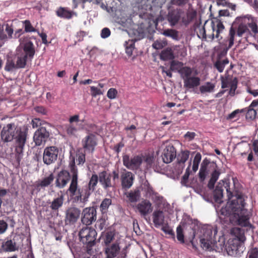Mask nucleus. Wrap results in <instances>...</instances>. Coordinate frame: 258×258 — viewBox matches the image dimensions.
Here are the masks:
<instances>
[{"label":"nucleus","mask_w":258,"mask_h":258,"mask_svg":"<svg viewBox=\"0 0 258 258\" xmlns=\"http://www.w3.org/2000/svg\"><path fill=\"white\" fill-rule=\"evenodd\" d=\"M229 186V183H225L224 187L227 191L228 200L233 199L225 207L221 209L219 212L220 219L224 222L229 220L230 222H236L242 227H251L249 212L244 208L247 196L237 190L232 192Z\"/></svg>","instance_id":"obj_1"},{"label":"nucleus","mask_w":258,"mask_h":258,"mask_svg":"<svg viewBox=\"0 0 258 258\" xmlns=\"http://www.w3.org/2000/svg\"><path fill=\"white\" fill-rule=\"evenodd\" d=\"M196 16V12L186 11L180 8L169 7L165 20L172 27L187 26Z\"/></svg>","instance_id":"obj_2"},{"label":"nucleus","mask_w":258,"mask_h":258,"mask_svg":"<svg viewBox=\"0 0 258 258\" xmlns=\"http://www.w3.org/2000/svg\"><path fill=\"white\" fill-rule=\"evenodd\" d=\"M69 168L72 174V178L67 190V193L73 202L78 203L80 201V196L81 194V187L78 186V171L75 165V159L70 162Z\"/></svg>","instance_id":"obj_3"},{"label":"nucleus","mask_w":258,"mask_h":258,"mask_svg":"<svg viewBox=\"0 0 258 258\" xmlns=\"http://www.w3.org/2000/svg\"><path fill=\"white\" fill-rule=\"evenodd\" d=\"M22 134L28 135L27 128L18 127L14 123H10L3 127L1 131V136L4 142H10L14 139H16V141Z\"/></svg>","instance_id":"obj_4"},{"label":"nucleus","mask_w":258,"mask_h":258,"mask_svg":"<svg viewBox=\"0 0 258 258\" xmlns=\"http://www.w3.org/2000/svg\"><path fill=\"white\" fill-rule=\"evenodd\" d=\"M246 238L243 233L239 234L236 238L228 240L226 249L228 255L233 256H239L245 250L244 242Z\"/></svg>","instance_id":"obj_5"},{"label":"nucleus","mask_w":258,"mask_h":258,"mask_svg":"<svg viewBox=\"0 0 258 258\" xmlns=\"http://www.w3.org/2000/svg\"><path fill=\"white\" fill-rule=\"evenodd\" d=\"M97 235V232L94 228L88 226L83 227L79 233L80 241L88 248L95 245Z\"/></svg>","instance_id":"obj_6"},{"label":"nucleus","mask_w":258,"mask_h":258,"mask_svg":"<svg viewBox=\"0 0 258 258\" xmlns=\"http://www.w3.org/2000/svg\"><path fill=\"white\" fill-rule=\"evenodd\" d=\"M213 227L209 226L203 229V237L201 239V246L206 250L209 251L214 249L215 241L213 237L217 233V230H214V235H213Z\"/></svg>","instance_id":"obj_7"},{"label":"nucleus","mask_w":258,"mask_h":258,"mask_svg":"<svg viewBox=\"0 0 258 258\" xmlns=\"http://www.w3.org/2000/svg\"><path fill=\"white\" fill-rule=\"evenodd\" d=\"M35 39L34 36L30 37L29 35H24L20 38V46L23 49V54L25 57H29V60H31L35 53V46L31 41V39Z\"/></svg>","instance_id":"obj_8"},{"label":"nucleus","mask_w":258,"mask_h":258,"mask_svg":"<svg viewBox=\"0 0 258 258\" xmlns=\"http://www.w3.org/2000/svg\"><path fill=\"white\" fill-rule=\"evenodd\" d=\"M122 162L123 165L128 169L139 170L143 162V155H137L130 158L129 155L125 154L122 156Z\"/></svg>","instance_id":"obj_9"},{"label":"nucleus","mask_w":258,"mask_h":258,"mask_svg":"<svg viewBox=\"0 0 258 258\" xmlns=\"http://www.w3.org/2000/svg\"><path fill=\"white\" fill-rule=\"evenodd\" d=\"M97 144V137L92 133L89 134L81 141V145L85 153L92 154Z\"/></svg>","instance_id":"obj_10"},{"label":"nucleus","mask_w":258,"mask_h":258,"mask_svg":"<svg viewBox=\"0 0 258 258\" xmlns=\"http://www.w3.org/2000/svg\"><path fill=\"white\" fill-rule=\"evenodd\" d=\"M97 219L96 209L94 207L86 208L83 210L81 222L86 226L91 225Z\"/></svg>","instance_id":"obj_11"},{"label":"nucleus","mask_w":258,"mask_h":258,"mask_svg":"<svg viewBox=\"0 0 258 258\" xmlns=\"http://www.w3.org/2000/svg\"><path fill=\"white\" fill-rule=\"evenodd\" d=\"M58 154V149L56 147L50 146L45 148L43 154V161L46 165L54 163Z\"/></svg>","instance_id":"obj_12"},{"label":"nucleus","mask_w":258,"mask_h":258,"mask_svg":"<svg viewBox=\"0 0 258 258\" xmlns=\"http://www.w3.org/2000/svg\"><path fill=\"white\" fill-rule=\"evenodd\" d=\"M81 210L75 207H69L66 211L65 223L66 225L75 224L80 218Z\"/></svg>","instance_id":"obj_13"},{"label":"nucleus","mask_w":258,"mask_h":258,"mask_svg":"<svg viewBox=\"0 0 258 258\" xmlns=\"http://www.w3.org/2000/svg\"><path fill=\"white\" fill-rule=\"evenodd\" d=\"M50 136L49 132L45 127H40L34 133L33 140L36 146L45 143Z\"/></svg>","instance_id":"obj_14"},{"label":"nucleus","mask_w":258,"mask_h":258,"mask_svg":"<svg viewBox=\"0 0 258 258\" xmlns=\"http://www.w3.org/2000/svg\"><path fill=\"white\" fill-rule=\"evenodd\" d=\"M79 114L71 116L69 118V124L65 125V130L69 136H74L80 129L78 122L80 121Z\"/></svg>","instance_id":"obj_15"},{"label":"nucleus","mask_w":258,"mask_h":258,"mask_svg":"<svg viewBox=\"0 0 258 258\" xmlns=\"http://www.w3.org/2000/svg\"><path fill=\"white\" fill-rule=\"evenodd\" d=\"M215 167H217L216 163L211 162L207 158L204 159L202 162L199 173L200 181H204L211 169H214Z\"/></svg>","instance_id":"obj_16"},{"label":"nucleus","mask_w":258,"mask_h":258,"mask_svg":"<svg viewBox=\"0 0 258 258\" xmlns=\"http://www.w3.org/2000/svg\"><path fill=\"white\" fill-rule=\"evenodd\" d=\"M72 176L70 173L66 170H61L57 174L55 180V185L59 188H64L71 180Z\"/></svg>","instance_id":"obj_17"},{"label":"nucleus","mask_w":258,"mask_h":258,"mask_svg":"<svg viewBox=\"0 0 258 258\" xmlns=\"http://www.w3.org/2000/svg\"><path fill=\"white\" fill-rule=\"evenodd\" d=\"M135 179V176L131 171L124 169L120 176V180L122 187L124 189H128L133 185Z\"/></svg>","instance_id":"obj_18"},{"label":"nucleus","mask_w":258,"mask_h":258,"mask_svg":"<svg viewBox=\"0 0 258 258\" xmlns=\"http://www.w3.org/2000/svg\"><path fill=\"white\" fill-rule=\"evenodd\" d=\"M176 156V151L174 147L172 145H168L163 150L162 157L165 163H171Z\"/></svg>","instance_id":"obj_19"},{"label":"nucleus","mask_w":258,"mask_h":258,"mask_svg":"<svg viewBox=\"0 0 258 258\" xmlns=\"http://www.w3.org/2000/svg\"><path fill=\"white\" fill-rule=\"evenodd\" d=\"M136 208L140 215L145 217L150 214L153 210V207L151 202L147 200H144L137 204Z\"/></svg>","instance_id":"obj_20"},{"label":"nucleus","mask_w":258,"mask_h":258,"mask_svg":"<svg viewBox=\"0 0 258 258\" xmlns=\"http://www.w3.org/2000/svg\"><path fill=\"white\" fill-rule=\"evenodd\" d=\"M112 175L108 173L106 171H103L99 173V181L104 189H107L114 186L111 182Z\"/></svg>","instance_id":"obj_21"},{"label":"nucleus","mask_w":258,"mask_h":258,"mask_svg":"<svg viewBox=\"0 0 258 258\" xmlns=\"http://www.w3.org/2000/svg\"><path fill=\"white\" fill-rule=\"evenodd\" d=\"M211 26L213 30V37L215 36L217 38L225 29L221 19L219 17H215L212 19Z\"/></svg>","instance_id":"obj_22"},{"label":"nucleus","mask_w":258,"mask_h":258,"mask_svg":"<svg viewBox=\"0 0 258 258\" xmlns=\"http://www.w3.org/2000/svg\"><path fill=\"white\" fill-rule=\"evenodd\" d=\"M106 246L105 253L107 255V258H114L116 257L120 250L119 244L114 243Z\"/></svg>","instance_id":"obj_23"},{"label":"nucleus","mask_w":258,"mask_h":258,"mask_svg":"<svg viewBox=\"0 0 258 258\" xmlns=\"http://www.w3.org/2000/svg\"><path fill=\"white\" fill-rule=\"evenodd\" d=\"M27 135L22 134L16 140L15 154L23 155V149L26 142Z\"/></svg>","instance_id":"obj_24"},{"label":"nucleus","mask_w":258,"mask_h":258,"mask_svg":"<svg viewBox=\"0 0 258 258\" xmlns=\"http://www.w3.org/2000/svg\"><path fill=\"white\" fill-rule=\"evenodd\" d=\"M153 221L156 227L163 225L164 221V216L163 211H155L153 213Z\"/></svg>","instance_id":"obj_25"},{"label":"nucleus","mask_w":258,"mask_h":258,"mask_svg":"<svg viewBox=\"0 0 258 258\" xmlns=\"http://www.w3.org/2000/svg\"><path fill=\"white\" fill-rule=\"evenodd\" d=\"M215 167L214 169H211L212 172L211 175V178L208 183V187L210 189H213L215 186V183L218 180L219 177L221 174L220 171Z\"/></svg>","instance_id":"obj_26"},{"label":"nucleus","mask_w":258,"mask_h":258,"mask_svg":"<svg viewBox=\"0 0 258 258\" xmlns=\"http://www.w3.org/2000/svg\"><path fill=\"white\" fill-rule=\"evenodd\" d=\"M54 179V175L52 173L49 174L48 176H46L42 178L39 182L36 183V187L37 189H39V187H45L50 185Z\"/></svg>","instance_id":"obj_27"},{"label":"nucleus","mask_w":258,"mask_h":258,"mask_svg":"<svg viewBox=\"0 0 258 258\" xmlns=\"http://www.w3.org/2000/svg\"><path fill=\"white\" fill-rule=\"evenodd\" d=\"M189 156V152L187 150L181 151L177 156V165L180 168V170L182 171L184 167V163L187 160Z\"/></svg>","instance_id":"obj_28"},{"label":"nucleus","mask_w":258,"mask_h":258,"mask_svg":"<svg viewBox=\"0 0 258 258\" xmlns=\"http://www.w3.org/2000/svg\"><path fill=\"white\" fill-rule=\"evenodd\" d=\"M201 79L198 77H190L183 82L186 88H194L200 84Z\"/></svg>","instance_id":"obj_29"},{"label":"nucleus","mask_w":258,"mask_h":258,"mask_svg":"<svg viewBox=\"0 0 258 258\" xmlns=\"http://www.w3.org/2000/svg\"><path fill=\"white\" fill-rule=\"evenodd\" d=\"M2 248L5 251H15L18 249L16 243L12 239L7 240L3 242Z\"/></svg>","instance_id":"obj_30"},{"label":"nucleus","mask_w":258,"mask_h":258,"mask_svg":"<svg viewBox=\"0 0 258 258\" xmlns=\"http://www.w3.org/2000/svg\"><path fill=\"white\" fill-rule=\"evenodd\" d=\"M221 182L224 184L223 180H221L216 186L215 189L214 191V197L216 202H220L223 196V184Z\"/></svg>","instance_id":"obj_31"},{"label":"nucleus","mask_w":258,"mask_h":258,"mask_svg":"<svg viewBox=\"0 0 258 258\" xmlns=\"http://www.w3.org/2000/svg\"><path fill=\"white\" fill-rule=\"evenodd\" d=\"M64 201V197L61 195L58 197L53 199L51 203L50 208L54 211H58V209L61 208L63 205Z\"/></svg>","instance_id":"obj_32"},{"label":"nucleus","mask_w":258,"mask_h":258,"mask_svg":"<svg viewBox=\"0 0 258 258\" xmlns=\"http://www.w3.org/2000/svg\"><path fill=\"white\" fill-rule=\"evenodd\" d=\"M93 191L86 185L81 187V194L80 196V203H85L88 201V199Z\"/></svg>","instance_id":"obj_33"},{"label":"nucleus","mask_w":258,"mask_h":258,"mask_svg":"<svg viewBox=\"0 0 258 258\" xmlns=\"http://www.w3.org/2000/svg\"><path fill=\"white\" fill-rule=\"evenodd\" d=\"M160 59L163 60H173L174 55L172 49L168 47L162 50L160 54Z\"/></svg>","instance_id":"obj_34"},{"label":"nucleus","mask_w":258,"mask_h":258,"mask_svg":"<svg viewBox=\"0 0 258 258\" xmlns=\"http://www.w3.org/2000/svg\"><path fill=\"white\" fill-rule=\"evenodd\" d=\"M56 15L60 18L70 19L72 17L73 12L66 8L60 7L56 11Z\"/></svg>","instance_id":"obj_35"},{"label":"nucleus","mask_w":258,"mask_h":258,"mask_svg":"<svg viewBox=\"0 0 258 258\" xmlns=\"http://www.w3.org/2000/svg\"><path fill=\"white\" fill-rule=\"evenodd\" d=\"M193 69L188 67H183L179 71L181 78L183 79V82L187 79L189 78L192 75Z\"/></svg>","instance_id":"obj_36"},{"label":"nucleus","mask_w":258,"mask_h":258,"mask_svg":"<svg viewBox=\"0 0 258 258\" xmlns=\"http://www.w3.org/2000/svg\"><path fill=\"white\" fill-rule=\"evenodd\" d=\"M242 110H244L243 113H245V118L247 120H252L255 119L256 115V111L255 109L248 106Z\"/></svg>","instance_id":"obj_37"},{"label":"nucleus","mask_w":258,"mask_h":258,"mask_svg":"<svg viewBox=\"0 0 258 258\" xmlns=\"http://www.w3.org/2000/svg\"><path fill=\"white\" fill-rule=\"evenodd\" d=\"M143 161L146 164L145 169H149L154 166V157L149 154L143 155Z\"/></svg>","instance_id":"obj_38"},{"label":"nucleus","mask_w":258,"mask_h":258,"mask_svg":"<svg viewBox=\"0 0 258 258\" xmlns=\"http://www.w3.org/2000/svg\"><path fill=\"white\" fill-rule=\"evenodd\" d=\"M229 63V60L228 58L224 59H218L215 63L214 67L220 72L222 73L224 71L226 65Z\"/></svg>","instance_id":"obj_39"},{"label":"nucleus","mask_w":258,"mask_h":258,"mask_svg":"<svg viewBox=\"0 0 258 258\" xmlns=\"http://www.w3.org/2000/svg\"><path fill=\"white\" fill-rule=\"evenodd\" d=\"M215 87L214 84L208 82L200 87V91L201 93H210L214 91Z\"/></svg>","instance_id":"obj_40"},{"label":"nucleus","mask_w":258,"mask_h":258,"mask_svg":"<svg viewBox=\"0 0 258 258\" xmlns=\"http://www.w3.org/2000/svg\"><path fill=\"white\" fill-rule=\"evenodd\" d=\"M141 197L140 191L139 189H135L134 191L131 190L128 192L127 197L131 203L136 202L139 200Z\"/></svg>","instance_id":"obj_41"},{"label":"nucleus","mask_w":258,"mask_h":258,"mask_svg":"<svg viewBox=\"0 0 258 258\" xmlns=\"http://www.w3.org/2000/svg\"><path fill=\"white\" fill-rule=\"evenodd\" d=\"M162 34L166 36L171 37L174 40H178V32L173 29H167L163 31Z\"/></svg>","instance_id":"obj_42"},{"label":"nucleus","mask_w":258,"mask_h":258,"mask_svg":"<svg viewBox=\"0 0 258 258\" xmlns=\"http://www.w3.org/2000/svg\"><path fill=\"white\" fill-rule=\"evenodd\" d=\"M99 181V175L98 176L96 174H93L92 175L89 183L86 186L88 187H89L90 189H91L93 191L95 190L96 186L97 184V183Z\"/></svg>","instance_id":"obj_43"},{"label":"nucleus","mask_w":258,"mask_h":258,"mask_svg":"<svg viewBox=\"0 0 258 258\" xmlns=\"http://www.w3.org/2000/svg\"><path fill=\"white\" fill-rule=\"evenodd\" d=\"M112 204V200L109 198L104 199L101 203L100 209L102 213H106L108 209Z\"/></svg>","instance_id":"obj_44"},{"label":"nucleus","mask_w":258,"mask_h":258,"mask_svg":"<svg viewBox=\"0 0 258 258\" xmlns=\"http://www.w3.org/2000/svg\"><path fill=\"white\" fill-rule=\"evenodd\" d=\"M28 60H29V57H25V55L23 54L18 56L16 62L17 68L19 69L25 68L26 64V62Z\"/></svg>","instance_id":"obj_45"},{"label":"nucleus","mask_w":258,"mask_h":258,"mask_svg":"<svg viewBox=\"0 0 258 258\" xmlns=\"http://www.w3.org/2000/svg\"><path fill=\"white\" fill-rule=\"evenodd\" d=\"M183 67V63L181 62L172 60L170 62V69L172 71H177L179 73V70Z\"/></svg>","instance_id":"obj_46"},{"label":"nucleus","mask_w":258,"mask_h":258,"mask_svg":"<svg viewBox=\"0 0 258 258\" xmlns=\"http://www.w3.org/2000/svg\"><path fill=\"white\" fill-rule=\"evenodd\" d=\"M115 233L113 231H109L105 233L104 236V243L106 245L110 244V243L114 238Z\"/></svg>","instance_id":"obj_47"},{"label":"nucleus","mask_w":258,"mask_h":258,"mask_svg":"<svg viewBox=\"0 0 258 258\" xmlns=\"http://www.w3.org/2000/svg\"><path fill=\"white\" fill-rule=\"evenodd\" d=\"M18 69L16 64L13 60L10 58H8L7 60L6 66L5 67V71L7 72H10L13 71L14 69Z\"/></svg>","instance_id":"obj_48"},{"label":"nucleus","mask_w":258,"mask_h":258,"mask_svg":"<svg viewBox=\"0 0 258 258\" xmlns=\"http://www.w3.org/2000/svg\"><path fill=\"white\" fill-rule=\"evenodd\" d=\"M238 80L236 78L233 79V81L231 82L229 91V95L233 96L235 94V90L237 88Z\"/></svg>","instance_id":"obj_49"},{"label":"nucleus","mask_w":258,"mask_h":258,"mask_svg":"<svg viewBox=\"0 0 258 258\" xmlns=\"http://www.w3.org/2000/svg\"><path fill=\"white\" fill-rule=\"evenodd\" d=\"M167 42L165 40H157L152 44V46L156 49H161L167 45Z\"/></svg>","instance_id":"obj_50"},{"label":"nucleus","mask_w":258,"mask_h":258,"mask_svg":"<svg viewBox=\"0 0 258 258\" xmlns=\"http://www.w3.org/2000/svg\"><path fill=\"white\" fill-rule=\"evenodd\" d=\"M144 189L147 195L149 196H153L155 194V191L153 187L150 184L148 181H146L144 184Z\"/></svg>","instance_id":"obj_51"},{"label":"nucleus","mask_w":258,"mask_h":258,"mask_svg":"<svg viewBox=\"0 0 258 258\" xmlns=\"http://www.w3.org/2000/svg\"><path fill=\"white\" fill-rule=\"evenodd\" d=\"M236 34L235 29L232 26L231 27L229 30V47H231L234 41V37Z\"/></svg>","instance_id":"obj_52"},{"label":"nucleus","mask_w":258,"mask_h":258,"mask_svg":"<svg viewBox=\"0 0 258 258\" xmlns=\"http://www.w3.org/2000/svg\"><path fill=\"white\" fill-rule=\"evenodd\" d=\"M177 239L181 243L184 242V236L183 233V230L180 226H178L176 228Z\"/></svg>","instance_id":"obj_53"},{"label":"nucleus","mask_w":258,"mask_h":258,"mask_svg":"<svg viewBox=\"0 0 258 258\" xmlns=\"http://www.w3.org/2000/svg\"><path fill=\"white\" fill-rule=\"evenodd\" d=\"M247 26L251 29V31L254 34L258 33V27L253 19H251L250 21L247 23Z\"/></svg>","instance_id":"obj_54"},{"label":"nucleus","mask_w":258,"mask_h":258,"mask_svg":"<svg viewBox=\"0 0 258 258\" xmlns=\"http://www.w3.org/2000/svg\"><path fill=\"white\" fill-rule=\"evenodd\" d=\"M161 229L165 234H168L173 238H175L174 231L168 225L163 226Z\"/></svg>","instance_id":"obj_55"},{"label":"nucleus","mask_w":258,"mask_h":258,"mask_svg":"<svg viewBox=\"0 0 258 258\" xmlns=\"http://www.w3.org/2000/svg\"><path fill=\"white\" fill-rule=\"evenodd\" d=\"M24 24H25L24 31L25 32H32L36 31V29L33 27L30 21L25 20L24 22Z\"/></svg>","instance_id":"obj_56"},{"label":"nucleus","mask_w":258,"mask_h":258,"mask_svg":"<svg viewBox=\"0 0 258 258\" xmlns=\"http://www.w3.org/2000/svg\"><path fill=\"white\" fill-rule=\"evenodd\" d=\"M247 30L248 28L246 25L240 24L237 28V35L239 37H241Z\"/></svg>","instance_id":"obj_57"},{"label":"nucleus","mask_w":258,"mask_h":258,"mask_svg":"<svg viewBox=\"0 0 258 258\" xmlns=\"http://www.w3.org/2000/svg\"><path fill=\"white\" fill-rule=\"evenodd\" d=\"M125 46V52L129 56H131L133 54V50L134 48V43L133 42H131L130 44L126 42Z\"/></svg>","instance_id":"obj_58"},{"label":"nucleus","mask_w":258,"mask_h":258,"mask_svg":"<svg viewBox=\"0 0 258 258\" xmlns=\"http://www.w3.org/2000/svg\"><path fill=\"white\" fill-rule=\"evenodd\" d=\"M91 94L93 97H96L97 95L103 94V92L99 89L94 86L90 87Z\"/></svg>","instance_id":"obj_59"},{"label":"nucleus","mask_w":258,"mask_h":258,"mask_svg":"<svg viewBox=\"0 0 258 258\" xmlns=\"http://www.w3.org/2000/svg\"><path fill=\"white\" fill-rule=\"evenodd\" d=\"M5 31L8 34V35H7L8 39H12L13 37V34L14 33V30L12 27V26H10L8 24H7L6 25Z\"/></svg>","instance_id":"obj_60"},{"label":"nucleus","mask_w":258,"mask_h":258,"mask_svg":"<svg viewBox=\"0 0 258 258\" xmlns=\"http://www.w3.org/2000/svg\"><path fill=\"white\" fill-rule=\"evenodd\" d=\"M232 81H233V79H228V78L223 79V78L222 80V85H221L222 88L224 89V88L229 87L230 86Z\"/></svg>","instance_id":"obj_61"},{"label":"nucleus","mask_w":258,"mask_h":258,"mask_svg":"<svg viewBox=\"0 0 258 258\" xmlns=\"http://www.w3.org/2000/svg\"><path fill=\"white\" fill-rule=\"evenodd\" d=\"M117 92L116 90L114 88H110L108 90L107 96L108 98L112 99H114L117 95Z\"/></svg>","instance_id":"obj_62"},{"label":"nucleus","mask_w":258,"mask_h":258,"mask_svg":"<svg viewBox=\"0 0 258 258\" xmlns=\"http://www.w3.org/2000/svg\"><path fill=\"white\" fill-rule=\"evenodd\" d=\"M111 34L110 30L108 28H104L101 32V37L102 38H106L108 37Z\"/></svg>","instance_id":"obj_63"},{"label":"nucleus","mask_w":258,"mask_h":258,"mask_svg":"<svg viewBox=\"0 0 258 258\" xmlns=\"http://www.w3.org/2000/svg\"><path fill=\"white\" fill-rule=\"evenodd\" d=\"M249 258H257L258 257V250L256 248H252L248 252Z\"/></svg>","instance_id":"obj_64"}]
</instances>
